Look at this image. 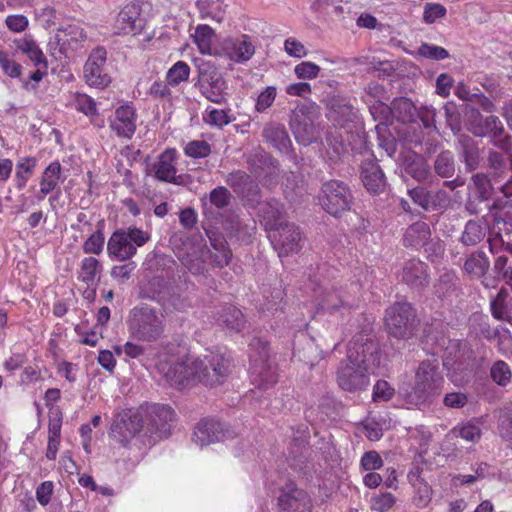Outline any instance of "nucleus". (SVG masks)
<instances>
[{"mask_svg": "<svg viewBox=\"0 0 512 512\" xmlns=\"http://www.w3.org/2000/svg\"><path fill=\"white\" fill-rule=\"evenodd\" d=\"M157 370L172 387L182 389L194 382L214 386L223 382L228 371V361L220 354L209 353L203 357L160 360Z\"/></svg>", "mask_w": 512, "mask_h": 512, "instance_id": "1", "label": "nucleus"}, {"mask_svg": "<svg viewBox=\"0 0 512 512\" xmlns=\"http://www.w3.org/2000/svg\"><path fill=\"white\" fill-rule=\"evenodd\" d=\"M380 365V352L377 343L371 338L359 335L350 341L347 358L337 370V383L345 391L365 389L369 376L374 374Z\"/></svg>", "mask_w": 512, "mask_h": 512, "instance_id": "2", "label": "nucleus"}, {"mask_svg": "<svg viewBox=\"0 0 512 512\" xmlns=\"http://www.w3.org/2000/svg\"><path fill=\"white\" fill-rule=\"evenodd\" d=\"M128 330L139 341L158 340L165 330V316L161 310L147 304H140L131 309L128 315Z\"/></svg>", "mask_w": 512, "mask_h": 512, "instance_id": "3", "label": "nucleus"}, {"mask_svg": "<svg viewBox=\"0 0 512 512\" xmlns=\"http://www.w3.org/2000/svg\"><path fill=\"white\" fill-rule=\"evenodd\" d=\"M444 379L438 370L437 361L421 362L415 375V385L405 395L406 402L415 406L425 404L438 395Z\"/></svg>", "mask_w": 512, "mask_h": 512, "instance_id": "4", "label": "nucleus"}, {"mask_svg": "<svg viewBox=\"0 0 512 512\" xmlns=\"http://www.w3.org/2000/svg\"><path fill=\"white\" fill-rule=\"evenodd\" d=\"M150 240V234L137 227H129L126 230L115 231L107 243V252L110 257L119 261H126L132 258L137 247H142Z\"/></svg>", "mask_w": 512, "mask_h": 512, "instance_id": "5", "label": "nucleus"}, {"mask_svg": "<svg viewBox=\"0 0 512 512\" xmlns=\"http://www.w3.org/2000/svg\"><path fill=\"white\" fill-rule=\"evenodd\" d=\"M352 200L349 187L342 181L330 180L323 183L319 203L329 214L338 216L350 210Z\"/></svg>", "mask_w": 512, "mask_h": 512, "instance_id": "6", "label": "nucleus"}, {"mask_svg": "<svg viewBox=\"0 0 512 512\" xmlns=\"http://www.w3.org/2000/svg\"><path fill=\"white\" fill-rule=\"evenodd\" d=\"M415 312L409 303H395L386 310L385 326L395 338H407L412 335Z\"/></svg>", "mask_w": 512, "mask_h": 512, "instance_id": "7", "label": "nucleus"}, {"mask_svg": "<svg viewBox=\"0 0 512 512\" xmlns=\"http://www.w3.org/2000/svg\"><path fill=\"white\" fill-rule=\"evenodd\" d=\"M261 345V351L257 355H251V377L252 381L259 388H267L276 383V369L269 361V349L266 344L259 340L250 344L253 348Z\"/></svg>", "mask_w": 512, "mask_h": 512, "instance_id": "8", "label": "nucleus"}, {"mask_svg": "<svg viewBox=\"0 0 512 512\" xmlns=\"http://www.w3.org/2000/svg\"><path fill=\"white\" fill-rule=\"evenodd\" d=\"M107 51L104 47L94 48L85 65L84 79L85 82L95 88H105L111 83V77L106 70Z\"/></svg>", "mask_w": 512, "mask_h": 512, "instance_id": "9", "label": "nucleus"}, {"mask_svg": "<svg viewBox=\"0 0 512 512\" xmlns=\"http://www.w3.org/2000/svg\"><path fill=\"white\" fill-rule=\"evenodd\" d=\"M469 129L477 137L492 138L493 143L501 149H507L510 145L507 139H500L504 132V127L497 116L483 117L476 111L471 116Z\"/></svg>", "mask_w": 512, "mask_h": 512, "instance_id": "10", "label": "nucleus"}, {"mask_svg": "<svg viewBox=\"0 0 512 512\" xmlns=\"http://www.w3.org/2000/svg\"><path fill=\"white\" fill-rule=\"evenodd\" d=\"M137 110L129 103L117 107L109 118V129L118 138L130 140L137 129Z\"/></svg>", "mask_w": 512, "mask_h": 512, "instance_id": "11", "label": "nucleus"}, {"mask_svg": "<svg viewBox=\"0 0 512 512\" xmlns=\"http://www.w3.org/2000/svg\"><path fill=\"white\" fill-rule=\"evenodd\" d=\"M269 238L280 257L297 253L302 248V234L299 228L291 223L280 225Z\"/></svg>", "mask_w": 512, "mask_h": 512, "instance_id": "12", "label": "nucleus"}, {"mask_svg": "<svg viewBox=\"0 0 512 512\" xmlns=\"http://www.w3.org/2000/svg\"><path fill=\"white\" fill-rule=\"evenodd\" d=\"M278 507L280 512H312L313 501L305 490L288 483L280 492Z\"/></svg>", "mask_w": 512, "mask_h": 512, "instance_id": "13", "label": "nucleus"}, {"mask_svg": "<svg viewBox=\"0 0 512 512\" xmlns=\"http://www.w3.org/2000/svg\"><path fill=\"white\" fill-rule=\"evenodd\" d=\"M145 26L141 15V6L135 2L125 5L115 20V33L118 35H137Z\"/></svg>", "mask_w": 512, "mask_h": 512, "instance_id": "14", "label": "nucleus"}, {"mask_svg": "<svg viewBox=\"0 0 512 512\" xmlns=\"http://www.w3.org/2000/svg\"><path fill=\"white\" fill-rule=\"evenodd\" d=\"M177 152L175 149H166L162 152L156 162L151 166L150 173L159 181L176 185L185 183L184 175H177L176 169Z\"/></svg>", "mask_w": 512, "mask_h": 512, "instance_id": "15", "label": "nucleus"}, {"mask_svg": "<svg viewBox=\"0 0 512 512\" xmlns=\"http://www.w3.org/2000/svg\"><path fill=\"white\" fill-rule=\"evenodd\" d=\"M142 429L139 413L125 411L120 413L111 428V435L122 445H126Z\"/></svg>", "mask_w": 512, "mask_h": 512, "instance_id": "16", "label": "nucleus"}, {"mask_svg": "<svg viewBox=\"0 0 512 512\" xmlns=\"http://www.w3.org/2000/svg\"><path fill=\"white\" fill-rule=\"evenodd\" d=\"M226 81L215 69L202 70L200 73V90L209 101L221 104L226 100Z\"/></svg>", "mask_w": 512, "mask_h": 512, "instance_id": "17", "label": "nucleus"}, {"mask_svg": "<svg viewBox=\"0 0 512 512\" xmlns=\"http://www.w3.org/2000/svg\"><path fill=\"white\" fill-rule=\"evenodd\" d=\"M254 53L255 47L247 35L226 38L220 45V54L237 63L248 61Z\"/></svg>", "mask_w": 512, "mask_h": 512, "instance_id": "18", "label": "nucleus"}, {"mask_svg": "<svg viewBox=\"0 0 512 512\" xmlns=\"http://www.w3.org/2000/svg\"><path fill=\"white\" fill-rule=\"evenodd\" d=\"M152 433H156L159 438L165 437L170 432V423L175 418L174 410L163 404H153L148 409Z\"/></svg>", "mask_w": 512, "mask_h": 512, "instance_id": "19", "label": "nucleus"}, {"mask_svg": "<svg viewBox=\"0 0 512 512\" xmlns=\"http://www.w3.org/2000/svg\"><path fill=\"white\" fill-rule=\"evenodd\" d=\"M369 109L373 118L379 121V123L375 126V130L380 137V135L387 130V123L392 115V107H389L387 104L381 102L380 100H375L370 105ZM379 141V145L385 149L389 156H392L395 152L394 141L389 140L384 142L380 139Z\"/></svg>", "mask_w": 512, "mask_h": 512, "instance_id": "20", "label": "nucleus"}, {"mask_svg": "<svg viewBox=\"0 0 512 512\" xmlns=\"http://www.w3.org/2000/svg\"><path fill=\"white\" fill-rule=\"evenodd\" d=\"M216 323L229 332H241L246 324L242 311L234 305L222 306L216 314Z\"/></svg>", "mask_w": 512, "mask_h": 512, "instance_id": "21", "label": "nucleus"}, {"mask_svg": "<svg viewBox=\"0 0 512 512\" xmlns=\"http://www.w3.org/2000/svg\"><path fill=\"white\" fill-rule=\"evenodd\" d=\"M295 139L302 145H309L320 137V129L306 116L296 115L291 120Z\"/></svg>", "mask_w": 512, "mask_h": 512, "instance_id": "22", "label": "nucleus"}, {"mask_svg": "<svg viewBox=\"0 0 512 512\" xmlns=\"http://www.w3.org/2000/svg\"><path fill=\"white\" fill-rule=\"evenodd\" d=\"M223 435L220 422L204 419L200 421L194 429L193 441L203 447L221 440Z\"/></svg>", "mask_w": 512, "mask_h": 512, "instance_id": "23", "label": "nucleus"}, {"mask_svg": "<svg viewBox=\"0 0 512 512\" xmlns=\"http://www.w3.org/2000/svg\"><path fill=\"white\" fill-rule=\"evenodd\" d=\"M259 215L261 217L262 225L265 230L270 232V234L278 229L280 225H284L286 223L283 221V206L277 200H271L260 204Z\"/></svg>", "mask_w": 512, "mask_h": 512, "instance_id": "24", "label": "nucleus"}, {"mask_svg": "<svg viewBox=\"0 0 512 512\" xmlns=\"http://www.w3.org/2000/svg\"><path fill=\"white\" fill-rule=\"evenodd\" d=\"M431 238V230L429 225L424 221H417L410 225L404 234L403 244L406 247L418 248L429 245L428 241ZM428 251V248H425Z\"/></svg>", "mask_w": 512, "mask_h": 512, "instance_id": "25", "label": "nucleus"}, {"mask_svg": "<svg viewBox=\"0 0 512 512\" xmlns=\"http://www.w3.org/2000/svg\"><path fill=\"white\" fill-rule=\"evenodd\" d=\"M401 279L411 287H421L427 283V266L420 260L411 259L403 267Z\"/></svg>", "mask_w": 512, "mask_h": 512, "instance_id": "26", "label": "nucleus"}, {"mask_svg": "<svg viewBox=\"0 0 512 512\" xmlns=\"http://www.w3.org/2000/svg\"><path fill=\"white\" fill-rule=\"evenodd\" d=\"M490 261L484 251L472 252L463 264V271L471 278L480 279L488 272Z\"/></svg>", "mask_w": 512, "mask_h": 512, "instance_id": "27", "label": "nucleus"}, {"mask_svg": "<svg viewBox=\"0 0 512 512\" xmlns=\"http://www.w3.org/2000/svg\"><path fill=\"white\" fill-rule=\"evenodd\" d=\"M62 167L58 161L50 163L44 170L40 180L39 200H43L49 193L53 192L63 181L61 178Z\"/></svg>", "mask_w": 512, "mask_h": 512, "instance_id": "28", "label": "nucleus"}, {"mask_svg": "<svg viewBox=\"0 0 512 512\" xmlns=\"http://www.w3.org/2000/svg\"><path fill=\"white\" fill-rule=\"evenodd\" d=\"M263 137L266 142L270 143L281 153H288L291 140L284 126L268 125L263 129Z\"/></svg>", "mask_w": 512, "mask_h": 512, "instance_id": "29", "label": "nucleus"}, {"mask_svg": "<svg viewBox=\"0 0 512 512\" xmlns=\"http://www.w3.org/2000/svg\"><path fill=\"white\" fill-rule=\"evenodd\" d=\"M326 142L324 158L331 163L338 162L348 152V145L342 133L336 129L328 134Z\"/></svg>", "mask_w": 512, "mask_h": 512, "instance_id": "30", "label": "nucleus"}, {"mask_svg": "<svg viewBox=\"0 0 512 512\" xmlns=\"http://www.w3.org/2000/svg\"><path fill=\"white\" fill-rule=\"evenodd\" d=\"M361 176L364 186L370 192L376 193L384 187V174L380 166L374 162L363 165Z\"/></svg>", "mask_w": 512, "mask_h": 512, "instance_id": "31", "label": "nucleus"}, {"mask_svg": "<svg viewBox=\"0 0 512 512\" xmlns=\"http://www.w3.org/2000/svg\"><path fill=\"white\" fill-rule=\"evenodd\" d=\"M512 298L509 296L505 289H501L498 294L490 301V310L492 316L502 322H511L512 315L510 310V304Z\"/></svg>", "mask_w": 512, "mask_h": 512, "instance_id": "32", "label": "nucleus"}, {"mask_svg": "<svg viewBox=\"0 0 512 512\" xmlns=\"http://www.w3.org/2000/svg\"><path fill=\"white\" fill-rule=\"evenodd\" d=\"M487 227L483 220H469L460 236V242L465 246H475L486 236Z\"/></svg>", "mask_w": 512, "mask_h": 512, "instance_id": "33", "label": "nucleus"}, {"mask_svg": "<svg viewBox=\"0 0 512 512\" xmlns=\"http://www.w3.org/2000/svg\"><path fill=\"white\" fill-rule=\"evenodd\" d=\"M56 39L61 45H78L88 39L87 33L81 25L71 23L58 29Z\"/></svg>", "mask_w": 512, "mask_h": 512, "instance_id": "34", "label": "nucleus"}, {"mask_svg": "<svg viewBox=\"0 0 512 512\" xmlns=\"http://www.w3.org/2000/svg\"><path fill=\"white\" fill-rule=\"evenodd\" d=\"M16 47L23 54H25L35 66H42L47 70V60L38 44L32 39L31 36H25L16 42Z\"/></svg>", "mask_w": 512, "mask_h": 512, "instance_id": "35", "label": "nucleus"}, {"mask_svg": "<svg viewBox=\"0 0 512 512\" xmlns=\"http://www.w3.org/2000/svg\"><path fill=\"white\" fill-rule=\"evenodd\" d=\"M196 7L202 19L221 22L225 17L227 4L222 0H198Z\"/></svg>", "mask_w": 512, "mask_h": 512, "instance_id": "36", "label": "nucleus"}, {"mask_svg": "<svg viewBox=\"0 0 512 512\" xmlns=\"http://www.w3.org/2000/svg\"><path fill=\"white\" fill-rule=\"evenodd\" d=\"M208 237L211 246L215 250V253L211 255L213 263L217 267H224L229 264L232 253L227 246L226 240L217 233H208Z\"/></svg>", "mask_w": 512, "mask_h": 512, "instance_id": "37", "label": "nucleus"}, {"mask_svg": "<svg viewBox=\"0 0 512 512\" xmlns=\"http://www.w3.org/2000/svg\"><path fill=\"white\" fill-rule=\"evenodd\" d=\"M320 308L329 313L340 312L343 316L350 312L351 306L335 290L325 291L319 303Z\"/></svg>", "mask_w": 512, "mask_h": 512, "instance_id": "38", "label": "nucleus"}, {"mask_svg": "<svg viewBox=\"0 0 512 512\" xmlns=\"http://www.w3.org/2000/svg\"><path fill=\"white\" fill-rule=\"evenodd\" d=\"M459 143L461 147V154L467 168L470 171L475 170L480 163L479 148L471 138L466 136H462Z\"/></svg>", "mask_w": 512, "mask_h": 512, "instance_id": "39", "label": "nucleus"}, {"mask_svg": "<svg viewBox=\"0 0 512 512\" xmlns=\"http://www.w3.org/2000/svg\"><path fill=\"white\" fill-rule=\"evenodd\" d=\"M100 262L94 257H86L81 261L80 272L78 278L88 286L96 282L101 272Z\"/></svg>", "mask_w": 512, "mask_h": 512, "instance_id": "40", "label": "nucleus"}, {"mask_svg": "<svg viewBox=\"0 0 512 512\" xmlns=\"http://www.w3.org/2000/svg\"><path fill=\"white\" fill-rule=\"evenodd\" d=\"M214 37L213 29L208 25H198L195 34L194 42L197 45L201 54H213L212 40Z\"/></svg>", "mask_w": 512, "mask_h": 512, "instance_id": "41", "label": "nucleus"}, {"mask_svg": "<svg viewBox=\"0 0 512 512\" xmlns=\"http://www.w3.org/2000/svg\"><path fill=\"white\" fill-rule=\"evenodd\" d=\"M471 186L481 202L487 201L493 194L491 180L484 173H477L471 178Z\"/></svg>", "mask_w": 512, "mask_h": 512, "instance_id": "42", "label": "nucleus"}, {"mask_svg": "<svg viewBox=\"0 0 512 512\" xmlns=\"http://www.w3.org/2000/svg\"><path fill=\"white\" fill-rule=\"evenodd\" d=\"M189 76V65L184 61H178L167 71L166 81L170 86L176 87L180 83L187 81Z\"/></svg>", "mask_w": 512, "mask_h": 512, "instance_id": "43", "label": "nucleus"}, {"mask_svg": "<svg viewBox=\"0 0 512 512\" xmlns=\"http://www.w3.org/2000/svg\"><path fill=\"white\" fill-rule=\"evenodd\" d=\"M415 110L416 109L412 101L405 97L395 99L392 103V114L402 122L412 121L415 115Z\"/></svg>", "mask_w": 512, "mask_h": 512, "instance_id": "44", "label": "nucleus"}, {"mask_svg": "<svg viewBox=\"0 0 512 512\" xmlns=\"http://www.w3.org/2000/svg\"><path fill=\"white\" fill-rule=\"evenodd\" d=\"M229 112L230 109H216L209 106L203 114V121L210 126L222 128L232 121Z\"/></svg>", "mask_w": 512, "mask_h": 512, "instance_id": "45", "label": "nucleus"}, {"mask_svg": "<svg viewBox=\"0 0 512 512\" xmlns=\"http://www.w3.org/2000/svg\"><path fill=\"white\" fill-rule=\"evenodd\" d=\"M36 166L35 158H24L16 165L15 180L18 189H23Z\"/></svg>", "mask_w": 512, "mask_h": 512, "instance_id": "46", "label": "nucleus"}, {"mask_svg": "<svg viewBox=\"0 0 512 512\" xmlns=\"http://www.w3.org/2000/svg\"><path fill=\"white\" fill-rule=\"evenodd\" d=\"M434 169L440 177L449 178L453 176L455 163L452 153L449 151L440 153L435 160Z\"/></svg>", "mask_w": 512, "mask_h": 512, "instance_id": "47", "label": "nucleus"}, {"mask_svg": "<svg viewBox=\"0 0 512 512\" xmlns=\"http://www.w3.org/2000/svg\"><path fill=\"white\" fill-rule=\"evenodd\" d=\"M405 171L415 180L422 182L427 179L430 169L428 163L421 156H416L406 165Z\"/></svg>", "mask_w": 512, "mask_h": 512, "instance_id": "48", "label": "nucleus"}, {"mask_svg": "<svg viewBox=\"0 0 512 512\" xmlns=\"http://www.w3.org/2000/svg\"><path fill=\"white\" fill-rule=\"evenodd\" d=\"M490 376L499 386H506L511 381L512 371L505 361L498 360L492 365Z\"/></svg>", "mask_w": 512, "mask_h": 512, "instance_id": "49", "label": "nucleus"}, {"mask_svg": "<svg viewBox=\"0 0 512 512\" xmlns=\"http://www.w3.org/2000/svg\"><path fill=\"white\" fill-rule=\"evenodd\" d=\"M184 154L193 159L206 158L211 154V145L204 140H192L184 146Z\"/></svg>", "mask_w": 512, "mask_h": 512, "instance_id": "50", "label": "nucleus"}, {"mask_svg": "<svg viewBox=\"0 0 512 512\" xmlns=\"http://www.w3.org/2000/svg\"><path fill=\"white\" fill-rule=\"evenodd\" d=\"M451 434L454 437H461L462 439L469 442H477L480 440L482 432L479 426L466 422L462 425H458L451 430Z\"/></svg>", "mask_w": 512, "mask_h": 512, "instance_id": "51", "label": "nucleus"}, {"mask_svg": "<svg viewBox=\"0 0 512 512\" xmlns=\"http://www.w3.org/2000/svg\"><path fill=\"white\" fill-rule=\"evenodd\" d=\"M488 168L491 171L493 180L501 177L507 172V165L504 156L497 151H490L487 157Z\"/></svg>", "mask_w": 512, "mask_h": 512, "instance_id": "52", "label": "nucleus"}, {"mask_svg": "<svg viewBox=\"0 0 512 512\" xmlns=\"http://www.w3.org/2000/svg\"><path fill=\"white\" fill-rule=\"evenodd\" d=\"M447 9L444 5L436 2H427L423 6V21L426 24H433L436 20L446 16Z\"/></svg>", "mask_w": 512, "mask_h": 512, "instance_id": "53", "label": "nucleus"}, {"mask_svg": "<svg viewBox=\"0 0 512 512\" xmlns=\"http://www.w3.org/2000/svg\"><path fill=\"white\" fill-rule=\"evenodd\" d=\"M73 105L76 110L87 116H94L97 114L96 102L86 94L76 93L73 96Z\"/></svg>", "mask_w": 512, "mask_h": 512, "instance_id": "54", "label": "nucleus"}, {"mask_svg": "<svg viewBox=\"0 0 512 512\" xmlns=\"http://www.w3.org/2000/svg\"><path fill=\"white\" fill-rule=\"evenodd\" d=\"M277 96V90L274 86H267L259 95L255 104V109L259 113L265 112L272 106Z\"/></svg>", "mask_w": 512, "mask_h": 512, "instance_id": "55", "label": "nucleus"}, {"mask_svg": "<svg viewBox=\"0 0 512 512\" xmlns=\"http://www.w3.org/2000/svg\"><path fill=\"white\" fill-rule=\"evenodd\" d=\"M396 499L389 492L380 493L371 498V509L377 512H387L395 504Z\"/></svg>", "mask_w": 512, "mask_h": 512, "instance_id": "56", "label": "nucleus"}, {"mask_svg": "<svg viewBox=\"0 0 512 512\" xmlns=\"http://www.w3.org/2000/svg\"><path fill=\"white\" fill-rule=\"evenodd\" d=\"M418 54L433 60H443L449 57V52L445 48L428 43L419 46Z\"/></svg>", "mask_w": 512, "mask_h": 512, "instance_id": "57", "label": "nucleus"}, {"mask_svg": "<svg viewBox=\"0 0 512 512\" xmlns=\"http://www.w3.org/2000/svg\"><path fill=\"white\" fill-rule=\"evenodd\" d=\"M104 234L98 230L84 242L83 251L87 254H100L104 246Z\"/></svg>", "mask_w": 512, "mask_h": 512, "instance_id": "58", "label": "nucleus"}, {"mask_svg": "<svg viewBox=\"0 0 512 512\" xmlns=\"http://www.w3.org/2000/svg\"><path fill=\"white\" fill-rule=\"evenodd\" d=\"M295 75L299 79H315L320 72V67L313 62L303 61L294 68Z\"/></svg>", "mask_w": 512, "mask_h": 512, "instance_id": "59", "label": "nucleus"}, {"mask_svg": "<svg viewBox=\"0 0 512 512\" xmlns=\"http://www.w3.org/2000/svg\"><path fill=\"white\" fill-rule=\"evenodd\" d=\"M450 197L444 190L429 191L428 210L442 209L448 206Z\"/></svg>", "mask_w": 512, "mask_h": 512, "instance_id": "60", "label": "nucleus"}, {"mask_svg": "<svg viewBox=\"0 0 512 512\" xmlns=\"http://www.w3.org/2000/svg\"><path fill=\"white\" fill-rule=\"evenodd\" d=\"M394 395V389L385 380H379L373 387V400L376 401H388Z\"/></svg>", "mask_w": 512, "mask_h": 512, "instance_id": "61", "label": "nucleus"}, {"mask_svg": "<svg viewBox=\"0 0 512 512\" xmlns=\"http://www.w3.org/2000/svg\"><path fill=\"white\" fill-rule=\"evenodd\" d=\"M415 496L413 498V502L417 507L423 508L428 505L431 500L432 492L428 483H421L420 485L414 487Z\"/></svg>", "mask_w": 512, "mask_h": 512, "instance_id": "62", "label": "nucleus"}, {"mask_svg": "<svg viewBox=\"0 0 512 512\" xmlns=\"http://www.w3.org/2000/svg\"><path fill=\"white\" fill-rule=\"evenodd\" d=\"M231 194L227 188L219 186L210 193V202L217 208L226 207L230 202Z\"/></svg>", "mask_w": 512, "mask_h": 512, "instance_id": "63", "label": "nucleus"}, {"mask_svg": "<svg viewBox=\"0 0 512 512\" xmlns=\"http://www.w3.org/2000/svg\"><path fill=\"white\" fill-rule=\"evenodd\" d=\"M383 460L376 451H368L361 457V467L366 471H374L381 468Z\"/></svg>", "mask_w": 512, "mask_h": 512, "instance_id": "64", "label": "nucleus"}]
</instances>
